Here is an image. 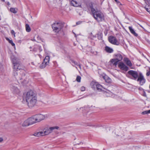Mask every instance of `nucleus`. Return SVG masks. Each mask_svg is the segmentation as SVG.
Here are the masks:
<instances>
[{
    "mask_svg": "<svg viewBox=\"0 0 150 150\" xmlns=\"http://www.w3.org/2000/svg\"><path fill=\"white\" fill-rule=\"evenodd\" d=\"M24 96L29 107H32L35 105L37 101V95L33 91H28L24 94Z\"/></svg>",
    "mask_w": 150,
    "mask_h": 150,
    "instance_id": "1",
    "label": "nucleus"
},
{
    "mask_svg": "<svg viewBox=\"0 0 150 150\" xmlns=\"http://www.w3.org/2000/svg\"><path fill=\"white\" fill-rule=\"evenodd\" d=\"M11 58L13 64V71H15V72H14V76L17 79H19L21 80L22 79V78L21 77L19 76H18V73L16 72L18 70L22 69L23 67L21 66L20 64L19 59L14 56H11Z\"/></svg>",
    "mask_w": 150,
    "mask_h": 150,
    "instance_id": "2",
    "label": "nucleus"
},
{
    "mask_svg": "<svg viewBox=\"0 0 150 150\" xmlns=\"http://www.w3.org/2000/svg\"><path fill=\"white\" fill-rule=\"evenodd\" d=\"M91 10L94 18L98 22H101L104 20V16L100 11L93 8H91Z\"/></svg>",
    "mask_w": 150,
    "mask_h": 150,
    "instance_id": "3",
    "label": "nucleus"
},
{
    "mask_svg": "<svg viewBox=\"0 0 150 150\" xmlns=\"http://www.w3.org/2000/svg\"><path fill=\"white\" fill-rule=\"evenodd\" d=\"M63 25L60 23H56L53 24L52 27L55 32L58 33L63 27Z\"/></svg>",
    "mask_w": 150,
    "mask_h": 150,
    "instance_id": "4",
    "label": "nucleus"
},
{
    "mask_svg": "<svg viewBox=\"0 0 150 150\" xmlns=\"http://www.w3.org/2000/svg\"><path fill=\"white\" fill-rule=\"evenodd\" d=\"M59 127L58 126H54L50 127L47 128L45 129L43 132L44 135H47L49 134L52 133L55 129H58Z\"/></svg>",
    "mask_w": 150,
    "mask_h": 150,
    "instance_id": "5",
    "label": "nucleus"
},
{
    "mask_svg": "<svg viewBox=\"0 0 150 150\" xmlns=\"http://www.w3.org/2000/svg\"><path fill=\"white\" fill-rule=\"evenodd\" d=\"M109 42L112 44L118 45L120 44L119 42L117 40L115 37L111 36L108 37Z\"/></svg>",
    "mask_w": 150,
    "mask_h": 150,
    "instance_id": "6",
    "label": "nucleus"
},
{
    "mask_svg": "<svg viewBox=\"0 0 150 150\" xmlns=\"http://www.w3.org/2000/svg\"><path fill=\"white\" fill-rule=\"evenodd\" d=\"M137 81L139 82V84L141 86L143 85L145 83L146 80L142 73L139 74Z\"/></svg>",
    "mask_w": 150,
    "mask_h": 150,
    "instance_id": "7",
    "label": "nucleus"
},
{
    "mask_svg": "<svg viewBox=\"0 0 150 150\" xmlns=\"http://www.w3.org/2000/svg\"><path fill=\"white\" fill-rule=\"evenodd\" d=\"M10 88L11 91L14 93L18 94L19 93L20 91L19 90L14 84L10 85Z\"/></svg>",
    "mask_w": 150,
    "mask_h": 150,
    "instance_id": "8",
    "label": "nucleus"
},
{
    "mask_svg": "<svg viewBox=\"0 0 150 150\" xmlns=\"http://www.w3.org/2000/svg\"><path fill=\"white\" fill-rule=\"evenodd\" d=\"M128 73L132 76L133 79L136 80L138 78L139 75L137 71L133 70H130L128 72Z\"/></svg>",
    "mask_w": 150,
    "mask_h": 150,
    "instance_id": "9",
    "label": "nucleus"
},
{
    "mask_svg": "<svg viewBox=\"0 0 150 150\" xmlns=\"http://www.w3.org/2000/svg\"><path fill=\"white\" fill-rule=\"evenodd\" d=\"M35 117V119L37 122H39L41 121L44 119L46 117L45 115L41 114H39L34 115Z\"/></svg>",
    "mask_w": 150,
    "mask_h": 150,
    "instance_id": "10",
    "label": "nucleus"
},
{
    "mask_svg": "<svg viewBox=\"0 0 150 150\" xmlns=\"http://www.w3.org/2000/svg\"><path fill=\"white\" fill-rule=\"evenodd\" d=\"M118 66L120 69L125 71H127L129 69V68L122 62L119 63Z\"/></svg>",
    "mask_w": 150,
    "mask_h": 150,
    "instance_id": "11",
    "label": "nucleus"
},
{
    "mask_svg": "<svg viewBox=\"0 0 150 150\" xmlns=\"http://www.w3.org/2000/svg\"><path fill=\"white\" fill-rule=\"evenodd\" d=\"M35 118V116H34L28 119L30 125L37 122Z\"/></svg>",
    "mask_w": 150,
    "mask_h": 150,
    "instance_id": "12",
    "label": "nucleus"
},
{
    "mask_svg": "<svg viewBox=\"0 0 150 150\" xmlns=\"http://www.w3.org/2000/svg\"><path fill=\"white\" fill-rule=\"evenodd\" d=\"M129 29L131 32V33L134 36L137 37L138 36V34H137L134 31V29L132 28V27L129 26Z\"/></svg>",
    "mask_w": 150,
    "mask_h": 150,
    "instance_id": "13",
    "label": "nucleus"
},
{
    "mask_svg": "<svg viewBox=\"0 0 150 150\" xmlns=\"http://www.w3.org/2000/svg\"><path fill=\"white\" fill-rule=\"evenodd\" d=\"M110 62L111 63V64L112 65H113L115 67L116 66V65L118 62L117 60L115 59H111Z\"/></svg>",
    "mask_w": 150,
    "mask_h": 150,
    "instance_id": "14",
    "label": "nucleus"
},
{
    "mask_svg": "<svg viewBox=\"0 0 150 150\" xmlns=\"http://www.w3.org/2000/svg\"><path fill=\"white\" fill-rule=\"evenodd\" d=\"M105 50L108 53H112L113 51L112 49L107 46H106L105 47Z\"/></svg>",
    "mask_w": 150,
    "mask_h": 150,
    "instance_id": "15",
    "label": "nucleus"
},
{
    "mask_svg": "<svg viewBox=\"0 0 150 150\" xmlns=\"http://www.w3.org/2000/svg\"><path fill=\"white\" fill-rule=\"evenodd\" d=\"M33 135L35 137H38L40 136H44V134L43 132H35Z\"/></svg>",
    "mask_w": 150,
    "mask_h": 150,
    "instance_id": "16",
    "label": "nucleus"
},
{
    "mask_svg": "<svg viewBox=\"0 0 150 150\" xmlns=\"http://www.w3.org/2000/svg\"><path fill=\"white\" fill-rule=\"evenodd\" d=\"M116 58L115 59L117 60L118 62L121 61L122 60V57L121 55L120 54H118L116 55Z\"/></svg>",
    "mask_w": 150,
    "mask_h": 150,
    "instance_id": "17",
    "label": "nucleus"
},
{
    "mask_svg": "<svg viewBox=\"0 0 150 150\" xmlns=\"http://www.w3.org/2000/svg\"><path fill=\"white\" fill-rule=\"evenodd\" d=\"M50 59V57L48 56H46L45 57L43 60V62L46 64H47V65H48L49 63Z\"/></svg>",
    "mask_w": 150,
    "mask_h": 150,
    "instance_id": "18",
    "label": "nucleus"
},
{
    "mask_svg": "<svg viewBox=\"0 0 150 150\" xmlns=\"http://www.w3.org/2000/svg\"><path fill=\"white\" fill-rule=\"evenodd\" d=\"M103 77L106 82L108 83H111V80L110 78L108 77L107 76H105Z\"/></svg>",
    "mask_w": 150,
    "mask_h": 150,
    "instance_id": "19",
    "label": "nucleus"
},
{
    "mask_svg": "<svg viewBox=\"0 0 150 150\" xmlns=\"http://www.w3.org/2000/svg\"><path fill=\"white\" fill-rule=\"evenodd\" d=\"M124 61L126 63V64L129 67H131L132 64L131 62V61L127 58H125L124 59Z\"/></svg>",
    "mask_w": 150,
    "mask_h": 150,
    "instance_id": "20",
    "label": "nucleus"
},
{
    "mask_svg": "<svg viewBox=\"0 0 150 150\" xmlns=\"http://www.w3.org/2000/svg\"><path fill=\"white\" fill-rule=\"evenodd\" d=\"M71 5L75 7H78L79 6V4L76 1L72 0L71 1Z\"/></svg>",
    "mask_w": 150,
    "mask_h": 150,
    "instance_id": "21",
    "label": "nucleus"
},
{
    "mask_svg": "<svg viewBox=\"0 0 150 150\" xmlns=\"http://www.w3.org/2000/svg\"><path fill=\"white\" fill-rule=\"evenodd\" d=\"M96 88L97 90L99 91H102V89L103 88L102 85L100 84H96Z\"/></svg>",
    "mask_w": 150,
    "mask_h": 150,
    "instance_id": "22",
    "label": "nucleus"
},
{
    "mask_svg": "<svg viewBox=\"0 0 150 150\" xmlns=\"http://www.w3.org/2000/svg\"><path fill=\"white\" fill-rule=\"evenodd\" d=\"M30 125L28 119L25 120L22 124V126L23 127L28 126Z\"/></svg>",
    "mask_w": 150,
    "mask_h": 150,
    "instance_id": "23",
    "label": "nucleus"
},
{
    "mask_svg": "<svg viewBox=\"0 0 150 150\" xmlns=\"http://www.w3.org/2000/svg\"><path fill=\"white\" fill-rule=\"evenodd\" d=\"M10 11L14 13H16L17 12V9L13 8H11L10 9Z\"/></svg>",
    "mask_w": 150,
    "mask_h": 150,
    "instance_id": "24",
    "label": "nucleus"
},
{
    "mask_svg": "<svg viewBox=\"0 0 150 150\" xmlns=\"http://www.w3.org/2000/svg\"><path fill=\"white\" fill-rule=\"evenodd\" d=\"M25 28L26 31L28 32H29L31 30V29L29 25L26 24L25 25Z\"/></svg>",
    "mask_w": 150,
    "mask_h": 150,
    "instance_id": "25",
    "label": "nucleus"
},
{
    "mask_svg": "<svg viewBox=\"0 0 150 150\" xmlns=\"http://www.w3.org/2000/svg\"><path fill=\"white\" fill-rule=\"evenodd\" d=\"M47 65L46 64H45L44 62L43 61V62L40 65V67L41 69H43L45 68Z\"/></svg>",
    "mask_w": 150,
    "mask_h": 150,
    "instance_id": "26",
    "label": "nucleus"
},
{
    "mask_svg": "<svg viewBox=\"0 0 150 150\" xmlns=\"http://www.w3.org/2000/svg\"><path fill=\"white\" fill-rule=\"evenodd\" d=\"M90 126H91L93 127L96 128L97 127H101V126L99 124H96L95 125H89Z\"/></svg>",
    "mask_w": 150,
    "mask_h": 150,
    "instance_id": "27",
    "label": "nucleus"
},
{
    "mask_svg": "<svg viewBox=\"0 0 150 150\" xmlns=\"http://www.w3.org/2000/svg\"><path fill=\"white\" fill-rule=\"evenodd\" d=\"M103 35L101 33L98 34L97 35L98 38L99 40H101L102 38Z\"/></svg>",
    "mask_w": 150,
    "mask_h": 150,
    "instance_id": "28",
    "label": "nucleus"
},
{
    "mask_svg": "<svg viewBox=\"0 0 150 150\" xmlns=\"http://www.w3.org/2000/svg\"><path fill=\"white\" fill-rule=\"evenodd\" d=\"M71 62H72L75 65H77V66H79V68L80 69H81V65H80V64H78V63H77L75 61H74V60H72V61H71Z\"/></svg>",
    "mask_w": 150,
    "mask_h": 150,
    "instance_id": "29",
    "label": "nucleus"
},
{
    "mask_svg": "<svg viewBox=\"0 0 150 150\" xmlns=\"http://www.w3.org/2000/svg\"><path fill=\"white\" fill-rule=\"evenodd\" d=\"M81 77L79 76H77L76 78V81L79 82H80L81 81Z\"/></svg>",
    "mask_w": 150,
    "mask_h": 150,
    "instance_id": "30",
    "label": "nucleus"
},
{
    "mask_svg": "<svg viewBox=\"0 0 150 150\" xmlns=\"http://www.w3.org/2000/svg\"><path fill=\"white\" fill-rule=\"evenodd\" d=\"M145 8L146 9V10L148 11V12H149L150 13V7L149 6H148V8H147L146 7H145Z\"/></svg>",
    "mask_w": 150,
    "mask_h": 150,
    "instance_id": "31",
    "label": "nucleus"
},
{
    "mask_svg": "<svg viewBox=\"0 0 150 150\" xmlns=\"http://www.w3.org/2000/svg\"><path fill=\"white\" fill-rule=\"evenodd\" d=\"M8 42L10 43L11 44L12 46H14L15 45V44L13 43L12 40H9Z\"/></svg>",
    "mask_w": 150,
    "mask_h": 150,
    "instance_id": "32",
    "label": "nucleus"
},
{
    "mask_svg": "<svg viewBox=\"0 0 150 150\" xmlns=\"http://www.w3.org/2000/svg\"><path fill=\"white\" fill-rule=\"evenodd\" d=\"M37 40H36V41H37L38 42H39V41L41 40L40 38L38 36H37Z\"/></svg>",
    "mask_w": 150,
    "mask_h": 150,
    "instance_id": "33",
    "label": "nucleus"
},
{
    "mask_svg": "<svg viewBox=\"0 0 150 150\" xmlns=\"http://www.w3.org/2000/svg\"><path fill=\"white\" fill-rule=\"evenodd\" d=\"M80 89L81 91H83L85 90V87H84V86H82L81 88Z\"/></svg>",
    "mask_w": 150,
    "mask_h": 150,
    "instance_id": "34",
    "label": "nucleus"
},
{
    "mask_svg": "<svg viewBox=\"0 0 150 150\" xmlns=\"http://www.w3.org/2000/svg\"><path fill=\"white\" fill-rule=\"evenodd\" d=\"M11 33L12 35H14V36L15 37V32L14 30H11Z\"/></svg>",
    "mask_w": 150,
    "mask_h": 150,
    "instance_id": "35",
    "label": "nucleus"
},
{
    "mask_svg": "<svg viewBox=\"0 0 150 150\" xmlns=\"http://www.w3.org/2000/svg\"><path fill=\"white\" fill-rule=\"evenodd\" d=\"M114 1L117 2L118 5H121L120 3L117 0H114Z\"/></svg>",
    "mask_w": 150,
    "mask_h": 150,
    "instance_id": "36",
    "label": "nucleus"
},
{
    "mask_svg": "<svg viewBox=\"0 0 150 150\" xmlns=\"http://www.w3.org/2000/svg\"><path fill=\"white\" fill-rule=\"evenodd\" d=\"M142 113L143 114H148V113H147V110H146V111H144V112H142Z\"/></svg>",
    "mask_w": 150,
    "mask_h": 150,
    "instance_id": "37",
    "label": "nucleus"
},
{
    "mask_svg": "<svg viewBox=\"0 0 150 150\" xmlns=\"http://www.w3.org/2000/svg\"><path fill=\"white\" fill-rule=\"evenodd\" d=\"M27 82L26 80H24L23 82H22V83L24 85L27 83Z\"/></svg>",
    "mask_w": 150,
    "mask_h": 150,
    "instance_id": "38",
    "label": "nucleus"
},
{
    "mask_svg": "<svg viewBox=\"0 0 150 150\" xmlns=\"http://www.w3.org/2000/svg\"><path fill=\"white\" fill-rule=\"evenodd\" d=\"M150 74V72L149 71L146 73V75L147 76H149Z\"/></svg>",
    "mask_w": 150,
    "mask_h": 150,
    "instance_id": "39",
    "label": "nucleus"
},
{
    "mask_svg": "<svg viewBox=\"0 0 150 150\" xmlns=\"http://www.w3.org/2000/svg\"><path fill=\"white\" fill-rule=\"evenodd\" d=\"M81 23L82 22L81 21H78L76 23V25H78L81 24Z\"/></svg>",
    "mask_w": 150,
    "mask_h": 150,
    "instance_id": "40",
    "label": "nucleus"
},
{
    "mask_svg": "<svg viewBox=\"0 0 150 150\" xmlns=\"http://www.w3.org/2000/svg\"><path fill=\"white\" fill-rule=\"evenodd\" d=\"M3 141V139L2 138H0V143L1 142Z\"/></svg>",
    "mask_w": 150,
    "mask_h": 150,
    "instance_id": "41",
    "label": "nucleus"
},
{
    "mask_svg": "<svg viewBox=\"0 0 150 150\" xmlns=\"http://www.w3.org/2000/svg\"><path fill=\"white\" fill-rule=\"evenodd\" d=\"M22 75V76H24L25 75V72H23L22 74H21Z\"/></svg>",
    "mask_w": 150,
    "mask_h": 150,
    "instance_id": "42",
    "label": "nucleus"
},
{
    "mask_svg": "<svg viewBox=\"0 0 150 150\" xmlns=\"http://www.w3.org/2000/svg\"><path fill=\"white\" fill-rule=\"evenodd\" d=\"M147 113H150V110H147Z\"/></svg>",
    "mask_w": 150,
    "mask_h": 150,
    "instance_id": "43",
    "label": "nucleus"
},
{
    "mask_svg": "<svg viewBox=\"0 0 150 150\" xmlns=\"http://www.w3.org/2000/svg\"><path fill=\"white\" fill-rule=\"evenodd\" d=\"M139 89L140 90H142L143 89L142 88L140 87L139 88Z\"/></svg>",
    "mask_w": 150,
    "mask_h": 150,
    "instance_id": "44",
    "label": "nucleus"
},
{
    "mask_svg": "<svg viewBox=\"0 0 150 150\" xmlns=\"http://www.w3.org/2000/svg\"><path fill=\"white\" fill-rule=\"evenodd\" d=\"M144 96H146L145 92V91H144Z\"/></svg>",
    "mask_w": 150,
    "mask_h": 150,
    "instance_id": "45",
    "label": "nucleus"
},
{
    "mask_svg": "<svg viewBox=\"0 0 150 150\" xmlns=\"http://www.w3.org/2000/svg\"><path fill=\"white\" fill-rule=\"evenodd\" d=\"M117 135L118 136H121V134L120 133L117 134Z\"/></svg>",
    "mask_w": 150,
    "mask_h": 150,
    "instance_id": "46",
    "label": "nucleus"
},
{
    "mask_svg": "<svg viewBox=\"0 0 150 150\" xmlns=\"http://www.w3.org/2000/svg\"><path fill=\"white\" fill-rule=\"evenodd\" d=\"M6 39L8 41H9V40H10V39L8 38H6Z\"/></svg>",
    "mask_w": 150,
    "mask_h": 150,
    "instance_id": "47",
    "label": "nucleus"
},
{
    "mask_svg": "<svg viewBox=\"0 0 150 150\" xmlns=\"http://www.w3.org/2000/svg\"><path fill=\"white\" fill-rule=\"evenodd\" d=\"M6 39L8 41H9V40H10V39L8 38H6Z\"/></svg>",
    "mask_w": 150,
    "mask_h": 150,
    "instance_id": "48",
    "label": "nucleus"
},
{
    "mask_svg": "<svg viewBox=\"0 0 150 150\" xmlns=\"http://www.w3.org/2000/svg\"><path fill=\"white\" fill-rule=\"evenodd\" d=\"M7 5H10V3H9V2H8L7 3Z\"/></svg>",
    "mask_w": 150,
    "mask_h": 150,
    "instance_id": "49",
    "label": "nucleus"
},
{
    "mask_svg": "<svg viewBox=\"0 0 150 150\" xmlns=\"http://www.w3.org/2000/svg\"><path fill=\"white\" fill-rule=\"evenodd\" d=\"M81 143V142H80L79 143H78L77 144H74V145H76L77 144L79 145V144H80Z\"/></svg>",
    "mask_w": 150,
    "mask_h": 150,
    "instance_id": "50",
    "label": "nucleus"
},
{
    "mask_svg": "<svg viewBox=\"0 0 150 150\" xmlns=\"http://www.w3.org/2000/svg\"><path fill=\"white\" fill-rule=\"evenodd\" d=\"M1 0V1L3 2H4L5 1V0Z\"/></svg>",
    "mask_w": 150,
    "mask_h": 150,
    "instance_id": "51",
    "label": "nucleus"
},
{
    "mask_svg": "<svg viewBox=\"0 0 150 150\" xmlns=\"http://www.w3.org/2000/svg\"><path fill=\"white\" fill-rule=\"evenodd\" d=\"M33 41H36V40H35V39H34V40H33Z\"/></svg>",
    "mask_w": 150,
    "mask_h": 150,
    "instance_id": "52",
    "label": "nucleus"
},
{
    "mask_svg": "<svg viewBox=\"0 0 150 150\" xmlns=\"http://www.w3.org/2000/svg\"><path fill=\"white\" fill-rule=\"evenodd\" d=\"M33 51H36V50H35V49H33Z\"/></svg>",
    "mask_w": 150,
    "mask_h": 150,
    "instance_id": "53",
    "label": "nucleus"
},
{
    "mask_svg": "<svg viewBox=\"0 0 150 150\" xmlns=\"http://www.w3.org/2000/svg\"><path fill=\"white\" fill-rule=\"evenodd\" d=\"M149 71H150V67H149Z\"/></svg>",
    "mask_w": 150,
    "mask_h": 150,
    "instance_id": "54",
    "label": "nucleus"
},
{
    "mask_svg": "<svg viewBox=\"0 0 150 150\" xmlns=\"http://www.w3.org/2000/svg\"><path fill=\"white\" fill-rule=\"evenodd\" d=\"M76 69H77V67H76Z\"/></svg>",
    "mask_w": 150,
    "mask_h": 150,
    "instance_id": "55",
    "label": "nucleus"
}]
</instances>
